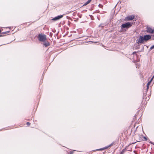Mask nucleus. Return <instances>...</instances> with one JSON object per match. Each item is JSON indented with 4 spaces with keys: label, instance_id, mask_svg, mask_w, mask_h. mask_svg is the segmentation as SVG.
<instances>
[{
    "label": "nucleus",
    "instance_id": "nucleus-1",
    "mask_svg": "<svg viewBox=\"0 0 154 154\" xmlns=\"http://www.w3.org/2000/svg\"><path fill=\"white\" fill-rule=\"evenodd\" d=\"M38 38L39 41L44 42L47 40L46 35L42 34H39L38 35Z\"/></svg>",
    "mask_w": 154,
    "mask_h": 154
},
{
    "label": "nucleus",
    "instance_id": "nucleus-2",
    "mask_svg": "<svg viewBox=\"0 0 154 154\" xmlns=\"http://www.w3.org/2000/svg\"><path fill=\"white\" fill-rule=\"evenodd\" d=\"M131 26L132 25L129 22H128L122 24L121 26V27L122 29L125 28L128 29L131 27Z\"/></svg>",
    "mask_w": 154,
    "mask_h": 154
},
{
    "label": "nucleus",
    "instance_id": "nucleus-3",
    "mask_svg": "<svg viewBox=\"0 0 154 154\" xmlns=\"http://www.w3.org/2000/svg\"><path fill=\"white\" fill-rule=\"evenodd\" d=\"M137 43H138L143 44L144 43L145 40L143 37L142 36H140L139 38L137 40Z\"/></svg>",
    "mask_w": 154,
    "mask_h": 154
},
{
    "label": "nucleus",
    "instance_id": "nucleus-4",
    "mask_svg": "<svg viewBox=\"0 0 154 154\" xmlns=\"http://www.w3.org/2000/svg\"><path fill=\"white\" fill-rule=\"evenodd\" d=\"M113 144H114V143L112 142V143H111L109 145H108V146H106L104 147L101 148H100V149H96V151H102V150H104L105 149H106L110 147L111 146H113Z\"/></svg>",
    "mask_w": 154,
    "mask_h": 154
},
{
    "label": "nucleus",
    "instance_id": "nucleus-5",
    "mask_svg": "<svg viewBox=\"0 0 154 154\" xmlns=\"http://www.w3.org/2000/svg\"><path fill=\"white\" fill-rule=\"evenodd\" d=\"M135 16L134 15H131L128 16L125 18V20L127 21L132 20L134 18Z\"/></svg>",
    "mask_w": 154,
    "mask_h": 154
},
{
    "label": "nucleus",
    "instance_id": "nucleus-6",
    "mask_svg": "<svg viewBox=\"0 0 154 154\" xmlns=\"http://www.w3.org/2000/svg\"><path fill=\"white\" fill-rule=\"evenodd\" d=\"M145 41H147L151 38V36L149 35H146L143 36Z\"/></svg>",
    "mask_w": 154,
    "mask_h": 154
},
{
    "label": "nucleus",
    "instance_id": "nucleus-7",
    "mask_svg": "<svg viewBox=\"0 0 154 154\" xmlns=\"http://www.w3.org/2000/svg\"><path fill=\"white\" fill-rule=\"evenodd\" d=\"M63 17V16L62 15L58 16L54 18L52 20H54V21H56V20H58L59 19L61 18H62Z\"/></svg>",
    "mask_w": 154,
    "mask_h": 154
},
{
    "label": "nucleus",
    "instance_id": "nucleus-8",
    "mask_svg": "<svg viewBox=\"0 0 154 154\" xmlns=\"http://www.w3.org/2000/svg\"><path fill=\"white\" fill-rule=\"evenodd\" d=\"M153 30V29L149 27H147L146 31L147 32L150 33H152Z\"/></svg>",
    "mask_w": 154,
    "mask_h": 154
},
{
    "label": "nucleus",
    "instance_id": "nucleus-9",
    "mask_svg": "<svg viewBox=\"0 0 154 154\" xmlns=\"http://www.w3.org/2000/svg\"><path fill=\"white\" fill-rule=\"evenodd\" d=\"M43 45L45 47H48V46H49L50 45V43H49V42H48L47 41V42H45L43 44Z\"/></svg>",
    "mask_w": 154,
    "mask_h": 154
},
{
    "label": "nucleus",
    "instance_id": "nucleus-10",
    "mask_svg": "<svg viewBox=\"0 0 154 154\" xmlns=\"http://www.w3.org/2000/svg\"><path fill=\"white\" fill-rule=\"evenodd\" d=\"M154 77H153L151 79V80L147 84V89H148L149 88V85L151 81H152Z\"/></svg>",
    "mask_w": 154,
    "mask_h": 154
},
{
    "label": "nucleus",
    "instance_id": "nucleus-11",
    "mask_svg": "<svg viewBox=\"0 0 154 154\" xmlns=\"http://www.w3.org/2000/svg\"><path fill=\"white\" fill-rule=\"evenodd\" d=\"M91 0H88L87 2H86L83 5V6H85L89 3L91 1Z\"/></svg>",
    "mask_w": 154,
    "mask_h": 154
},
{
    "label": "nucleus",
    "instance_id": "nucleus-12",
    "mask_svg": "<svg viewBox=\"0 0 154 154\" xmlns=\"http://www.w3.org/2000/svg\"><path fill=\"white\" fill-rule=\"evenodd\" d=\"M125 149H123L122 151H121V152L120 153V154H123L125 151Z\"/></svg>",
    "mask_w": 154,
    "mask_h": 154
},
{
    "label": "nucleus",
    "instance_id": "nucleus-13",
    "mask_svg": "<svg viewBox=\"0 0 154 154\" xmlns=\"http://www.w3.org/2000/svg\"><path fill=\"white\" fill-rule=\"evenodd\" d=\"M26 125L28 126H29V125H30V123H29V122H27L26 123Z\"/></svg>",
    "mask_w": 154,
    "mask_h": 154
},
{
    "label": "nucleus",
    "instance_id": "nucleus-14",
    "mask_svg": "<svg viewBox=\"0 0 154 154\" xmlns=\"http://www.w3.org/2000/svg\"><path fill=\"white\" fill-rule=\"evenodd\" d=\"M143 138L144 139V140H147V138L145 137H143Z\"/></svg>",
    "mask_w": 154,
    "mask_h": 154
},
{
    "label": "nucleus",
    "instance_id": "nucleus-15",
    "mask_svg": "<svg viewBox=\"0 0 154 154\" xmlns=\"http://www.w3.org/2000/svg\"><path fill=\"white\" fill-rule=\"evenodd\" d=\"M154 48V45L153 46H152L151 48H150V49H153Z\"/></svg>",
    "mask_w": 154,
    "mask_h": 154
},
{
    "label": "nucleus",
    "instance_id": "nucleus-16",
    "mask_svg": "<svg viewBox=\"0 0 154 154\" xmlns=\"http://www.w3.org/2000/svg\"><path fill=\"white\" fill-rule=\"evenodd\" d=\"M136 52H135V51H134V52L133 53V54H136Z\"/></svg>",
    "mask_w": 154,
    "mask_h": 154
},
{
    "label": "nucleus",
    "instance_id": "nucleus-17",
    "mask_svg": "<svg viewBox=\"0 0 154 154\" xmlns=\"http://www.w3.org/2000/svg\"><path fill=\"white\" fill-rule=\"evenodd\" d=\"M4 36V35H0V37L3 36Z\"/></svg>",
    "mask_w": 154,
    "mask_h": 154
},
{
    "label": "nucleus",
    "instance_id": "nucleus-18",
    "mask_svg": "<svg viewBox=\"0 0 154 154\" xmlns=\"http://www.w3.org/2000/svg\"><path fill=\"white\" fill-rule=\"evenodd\" d=\"M69 154H73V152H70Z\"/></svg>",
    "mask_w": 154,
    "mask_h": 154
},
{
    "label": "nucleus",
    "instance_id": "nucleus-19",
    "mask_svg": "<svg viewBox=\"0 0 154 154\" xmlns=\"http://www.w3.org/2000/svg\"><path fill=\"white\" fill-rule=\"evenodd\" d=\"M154 33V29H153L152 33Z\"/></svg>",
    "mask_w": 154,
    "mask_h": 154
}]
</instances>
